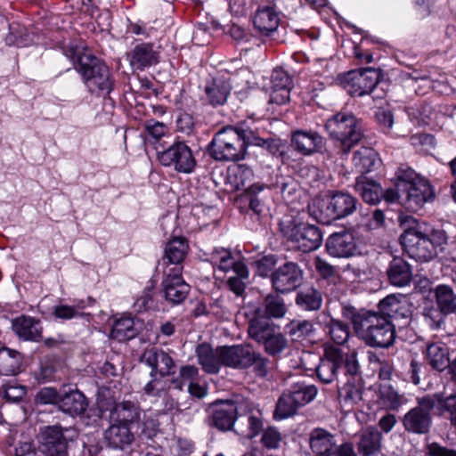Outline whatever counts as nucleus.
Segmentation results:
<instances>
[{
  "label": "nucleus",
  "instance_id": "f257e3e1",
  "mask_svg": "<svg viewBox=\"0 0 456 456\" xmlns=\"http://www.w3.org/2000/svg\"><path fill=\"white\" fill-rule=\"evenodd\" d=\"M413 226L406 228L400 236L403 251L417 262L428 263L444 251L448 236L443 229L429 228L412 219Z\"/></svg>",
  "mask_w": 456,
  "mask_h": 456
},
{
  "label": "nucleus",
  "instance_id": "f03ea898",
  "mask_svg": "<svg viewBox=\"0 0 456 456\" xmlns=\"http://www.w3.org/2000/svg\"><path fill=\"white\" fill-rule=\"evenodd\" d=\"M344 318L350 320L356 335L368 346L388 348L393 346L396 334L393 322L374 311L344 306Z\"/></svg>",
  "mask_w": 456,
  "mask_h": 456
},
{
  "label": "nucleus",
  "instance_id": "7ed1b4c3",
  "mask_svg": "<svg viewBox=\"0 0 456 456\" xmlns=\"http://www.w3.org/2000/svg\"><path fill=\"white\" fill-rule=\"evenodd\" d=\"M246 130H249V124L240 122L235 126H226L216 132L208 149L211 158L220 162L244 159L249 146Z\"/></svg>",
  "mask_w": 456,
  "mask_h": 456
},
{
  "label": "nucleus",
  "instance_id": "20e7f679",
  "mask_svg": "<svg viewBox=\"0 0 456 456\" xmlns=\"http://www.w3.org/2000/svg\"><path fill=\"white\" fill-rule=\"evenodd\" d=\"M279 226L281 236L301 252L314 251L322 243V232L315 224L292 217L281 221Z\"/></svg>",
  "mask_w": 456,
  "mask_h": 456
},
{
  "label": "nucleus",
  "instance_id": "39448f33",
  "mask_svg": "<svg viewBox=\"0 0 456 456\" xmlns=\"http://www.w3.org/2000/svg\"><path fill=\"white\" fill-rule=\"evenodd\" d=\"M251 410L252 403L244 399L216 401L207 410L206 423L221 432L231 431L237 418Z\"/></svg>",
  "mask_w": 456,
  "mask_h": 456
},
{
  "label": "nucleus",
  "instance_id": "423d86ee",
  "mask_svg": "<svg viewBox=\"0 0 456 456\" xmlns=\"http://www.w3.org/2000/svg\"><path fill=\"white\" fill-rule=\"evenodd\" d=\"M77 71L91 93H110L113 86L110 71L99 58L84 53L78 58Z\"/></svg>",
  "mask_w": 456,
  "mask_h": 456
},
{
  "label": "nucleus",
  "instance_id": "0eeeda50",
  "mask_svg": "<svg viewBox=\"0 0 456 456\" xmlns=\"http://www.w3.org/2000/svg\"><path fill=\"white\" fill-rule=\"evenodd\" d=\"M224 366L240 370L253 367L257 377H265L268 373L269 360L249 344L224 346Z\"/></svg>",
  "mask_w": 456,
  "mask_h": 456
},
{
  "label": "nucleus",
  "instance_id": "6e6552de",
  "mask_svg": "<svg viewBox=\"0 0 456 456\" xmlns=\"http://www.w3.org/2000/svg\"><path fill=\"white\" fill-rule=\"evenodd\" d=\"M317 395V388L314 385L305 382H297L286 389L280 396L274 417L283 419L294 415L297 411L311 403Z\"/></svg>",
  "mask_w": 456,
  "mask_h": 456
},
{
  "label": "nucleus",
  "instance_id": "1a4fd4ad",
  "mask_svg": "<svg viewBox=\"0 0 456 456\" xmlns=\"http://www.w3.org/2000/svg\"><path fill=\"white\" fill-rule=\"evenodd\" d=\"M416 400L417 405L404 414L402 423L404 430L410 434L428 435L433 426L432 411L436 407V398L433 395H427Z\"/></svg>",
  "mask_w": 456,
  "mask_h": 456
},
{
  "label": "nucleus",
  "instance_id": "9d476101",
  "mask_svg": "<svg viewBox=\"0 0 456 456\" xmlns=\"http://www.w3.org/2000/svg\"><path fill=\"white\" fill-rule=\"evenodd\" d=\"M156 147L159 161L165 167H172L175 171L184 174L191 173L196 166V159L191 148L184 142H175L167 149Z\"/></svg>",
  "mask_w": 456,
  "mask_h": 456
},
{
  "label": "nucleus",
  "instance_id": "9b49d317",
  "mask_svg": "<svg viewBox=\"0 0 456 456\" xmlns=\"http://www.w3.org/2000/svg\"><path fill=\"white\" fill-rule=\"evenodd\" d=\"M68 428L60 425L43 428L38 436V449L45 456H69Z\"/></svg>",
  "mask_w": 456,
  "mask_h": 456
},
{
  "label": "nucleus",
  "instance_id": "f8f14e48",
  "mask_svg": "<svg viewBox=\"0 0 456 456\" xmlns=\"http://www.w3.org/2000/svg\"><path fill=\"white\" fill-rule=\"evenodd\" d=\"M380 78L379 70L371 68L351 70L344 74V89L353 97L370 94Z\"/></svg>",
  "mask_w": 456,
  "mask_h": 456
},
{
  "label": "nucleus",
  "instance_id": "ddd939ff",
  "mask_svg": "<svg viewBox=\"0 0 456 456\" xmlns=\"http://www.w3.org/2000/svg\"><path fill=\"white\" fill-rule=\"evenodd\" d=\"M304 279L300 266L288 261L276 268L271 274L272 288L276 293L287 294L298 288Z\"/></svg>",
  "mask_w": 456,
  "mask_h": 456
},
{
  "label": "nucleus",
  "instance_id": "4468645a",
  "mask_svg": "<svg viewBox=\"0 0 456 456\" xmlns=\"http://www.w3.org/2000/svg\"><path fill=\"white\" fill-rule=\"evenodd\" d=\"M163 273L161 287L165 299L174 305L183 303L190 292V286L182 276L183 266L165 269Z\"/></svg>",
  "mask_w": 456,
  "mask_h": 456
},
{
  "label": "nucleus",
  "instance_id": "2eb2a0df",
  "mask_svg": "<svg viewBox=\"0 0 456 456\" xmlns=\"http://www.w3.org/2000/svg\"><path fill=\"white\" fill-rule=\"evenodd\" d=\"M342 193L338 191L332 196L326 195L314 199L308 206L309 215L318 223L330 224L342 217L340 198Z\"/></svg>",
  "mask_w": 456,
  "mask_h": 456
},
{
  "label": "nucleus",
  "instance_id": "dca6fc26",
  "mask_svg": "<svg viewBox=\"0 0 456 456\" xmlns=\"http://www.w3.org/2000/svg\"><path fill=\"white\" fill-rule=\"evenodd\" d=\"M344 369L346 370V375L349 376L344 384V401L354 404L362 399V389L360 364L355 351L346 354Z\"/></svg>",
  "mask_w": 456,
  "mask_h": 456
},
{
  "label": "nucleus",
  "instance_id": "f3484780",
  "mask_svg": "<svg viewBox=\"0 0 456 456\" xmlns=\"http://www.w3.org/2000/svg\"><path fill=\"white\" fill-rule=\"evenodd\" d=\"M403 205L410 211L420 210L426 203L435 200V190L427 179L417 180L407 189L402 188Z\"/></svg>",
  "mask_w": 456,
  "mask_h": 456
},
{
  "label": "nucleus",
  "instance_id": "a211bd4d",
  "mask_svg": "<svg viewBox=\"0 0 456 456\" xmlns=\"http://www.w3.org/2000/svg\"><path fill=\"white\" fill-rule=\"evenodd\" d=\"M141 362L151 368V377H155L157 374L165 377L175 372L176 366L173 358L167 352L157 347L145 349L141 355Z\"/></svg>",
  "mask_w": 456,
  "mask_h": 456
},
{
  "label": "nucleus",
  "instance_id": "6ab92c4d",
  "mask_svg": "<svg viewBox=\"0 0 456 456\" xmlns=\"http://www.w3.org/2000/svg\"><path fill=\"white\" fill-rule=\"evenodd\" d=\"M309 444L316 456H342V445H338L334 436L323 428L311 431Z\"/></svg>",
  "mask_w": 456,
  "mask_h": 456
},
{
  "label": "nucleus",
  "instance_id": "aec40b11",
  "mask_svg": "<svg viewBox=\"0 0 456 456\" xmlns=\"http://www.w3.org/2000/svg\"><path fill=\"white\" fill-rule=\"evenodd\" d=\"M88 407V401L85 395L77 388L63 386L61 389L59 409L72 417L85 413Z\"/></svg>",
  "mask_w": 456,
  "mask_h": 456
},
{
  "label": "nucleus",
  "instance_id": "412c9836",
  "mask_svg": "<svg viewBox=\"0 0 456 456\" xmlns=\"http://www.w3.org/2000/svg\"><path fill=\"white\" fill-rule=\"evenodd\" d=\"M278 329V325L263 314L261 308H256L248 321V334L251 339L260 345Z\"/></svg>",
  "mask_w": 456,
  "mask_h": 456
},
{
  "label": "nucleus",
  "instance_id": "4be33fe9",
  "mask_svg": "<svg viewBox=\"0 0 456 456\" xmlns=\"http://www.w3.org/2000/svg\"><path fill=\"white\" fill-rule=\"evenodd\" d=\"M224 346L214 349L209 344L202 343L196 347L198 362L208 373H217L224 365Z\"/></svg>",
  "mask_w": 456,
  "mask_h": 456
},
{
  "label": "nucleus",
  "instance_id": "5701e85b",
  "mask_svg": "<svg viewBox=\"0 0 456 456\" xmlns=\"http://www.w3.org/2000/svg\"><path fill=\"white\" fill-rule=\"evenodd\" d=\"M390 285L403 288L411 284L413 277L412 266L403 257L394 256L386 271Z\"/></svg>",
  "mask_w": 456,
  "mask_h": 456
},
{
  "label": "nucleus",
  "instance_id": "b1692460",
  "mask_svg": "<svg viewBox=\"0 0 456 456\" xmlns=\"http://www.w3.org/2000/svg\"><path fill=\"white\" fill-rule=\"evenodd\" d=\"M12 330L18 338L24 341L38 342L43 333L40 321L25 315L12 321Z\"/></svg>",
  "mask_w": 456,
  "mask_h": 456
},
{
  "label": "nucleus",
  "instance_id": "393cba45",
  "mask_svg": "<svg viewBox=\"0 0 456 456\" xmlns=\"http://www.w3.org/2000/svg\"><path fill=\"white\" fill-rule=\"evenodd\" d=\"M292 80L282 69H274L271 76V102L284 104L289 101Z\"/></svg>",
  "mask_w": 456,
  "mask_h": 456
},
{
  "label": "nucleus",
  "instance_id": "a878e982",
  "mask_svg": "<svg viewBox=\"0 0 456 456\" xmlns=\"http://www.w3.org/2000/svg\"><path fill=\"white\" fill-rule=\"evenodd\" d=\"M382 433L375 427H367L359 435L357 450L361 456H377L381 452Z\"/></svg>",
  "mask_w": 456,
  "mask_h": 456
},
{
  "label": "nucleus",
  "instance_id": "bb28decb",
  "mask_svg": "<svg viewBox=\"0 0 456 456\" xmlns=\"http://www.w3.org/2000/svg\"><path fill=\"white\" fill-rule=\"evenodd\" d=\"M325 354L326 358L317 366L316 374L323 383H330L342 363V351L336 347H327Z\"/></svg>",
  "mask_w": 456,
  "mask_h": 456
},
{
  "label": "nucleus",
  "instance_id": "cd10ccee",
  "mask_svg": "<svg viewBox=\"0 0 456 456\" xmlns=\"http://www.w3.org/2000/svg\"><path fill=\"white\" fill-rule=\"evenodd\" d=\"M159 55L153 45L141 43L136 45L129 53L130 65L134 69L142 70L159 62Z\"/></svg>",
  "mask_w": 456,
  "mask_h": 456
},
{
  "label": "nucleus",
  "instance_id": "c85d7f7f",
  "mask_svg": "<svg viewBox=\"0 0 456 456\" xmlns=\"http://www.w3.org/2000/svg\"><path fill=\"white\" fill-rule=\"evenodd\" d=\"M110 421H115L130 427L137 423L141 418V409L138 403L132 401L118 403L110 410Z\"/></svg>",
  "mask_w": 456,
  "mask_h": 456
},
{
  "label": "nucleus",
  "instance_id": "c756f323",
  "mask_svg": "<svg viewBox=\"0 0 456 456\" xmlns=\"http://www.w3.org/2000/svg\"><path fill=\"white\" fill-rule=\"evenodd\" d=\"M189 250V244L183 237H175L169 240L165 247L163 265L165 269H170V265L173 267L183 266L182 264L186 257Z\"/></svg>",
  "mask_w": 456,
  "mask_h": 456
},
{
  "label": "nucleus",
  "instance_id": "7c9ffc66",
  "mask_svg": "<svg viewBox=\"0 0 456 456\" xmlns=\"http://www.w3.org/2000/svg\"><path fill=\"white\" fill-rule=\"evenodd\" d=\"M254 27L263 37L272 36L280 25V17L273 7H259L254 16Z\"/></svg>",
  "mask_w": 456,
  "mask_h": 456
},
{
  "label": "nucleus",
  "instance_id": "2f4dec72",
  "mask_svg": "<svg viewBox=\"0 0 456 456\" xmlns=\"http://www.w3.org/2000/svg\"><path fill=\"white\" fill-rule=\"evenodd\" d=\"M292 147L303 155H311L322 148V138L316 132L297 131L292 134Z\"/></svg>",
  "mask_w": 456,
  "mask_h": 456
},
{
  "label": "nucleus",
  "instance_id": "473e14b6",
  "mask_svg": "<svg viewBox=\"0 0 456 456\" xmlns=\"http://www.w3.org/2000/svg\"><path fill=\"white\" fill-rule=\"evenodd\" d=\"M380 316H384L393 322L394 320L403 319L409 316L410 310L405 300H401L395 295H388L379 303Z\"/></svg>",
  "mask_w": 456,
  "mask_h": 456
},
{
  "label": "nucleus",
  "instance_id": "72a5a7b5",
  "mask_svg": "<svg viewBox=\"0 0 456 456\" xmlns=\"http://www.w3.org/2000/svg\"><path fill=\"white\" fill-rule=\"evenodd\" d=\"M110 427L104 432V440L109 447L124 449L134 440L130 427L115 421H110Z\"/></svg>",
  "mask_w": 456,
  "mask_h": 456
},
{
  "label": "nucleus",
  "instance_id": "f704fd0d",
  "mask_svg": "<svg viewBox=\"0 0 456 456\" xmlns=\"http://www.w3.org/2000/svg\"><path fill=\"white\" fill-rule=\"evenodd\" d=\"M378 152L370 147H362L354 153L353 163L360 175L376 170L380 165Z\"/></svg>",
  "mask_w": 456,
  "mask_h": 456
},
{
  "label": "nucleus",
  "instance_id": "c9c22d12",
  "mask_svg": "<svg viewBox=\"0 0 456 456\" xmlns=\"http://www.w3.org/2000/svg\"><path fill=\"white\" fill-rule=\"evenodd\" d=\"M426 357L432 369L443 372L450 368L449 348L442 342L428 344L426 349Z\"/></svg>",
  "mask_w": 456,
  "mask_h": 456
},
{
  "label": "nucleus",
  "instance_id": "e433bc0d",
  "mask_svg": "<svg viewBox=\"0 0 456 456\" xmlns=\"http://www.w3.org/2000/svg\"><path fill=\"white\" fill-rule=\"evenodd\" d=\"M363 131L362 119L353 114H344V153L363 138Z\"/></svg>",
  "mask_w": 456,
  "mask_h": 456
},
{
  "label": "nucleus",
  "instance_id": "4c0bfd02",
  "mask_svg": "<svg viewBox=\"0 0 456 456\" xmlns=\"http://www.w3.org/2000/svg\"><path fill=\"white\" fill-rule=\"evenodd\" d=\"M355 190L362 195V200L372 205H376L383 198V189L379 183L369 180L364 175H359L355 180Z\"/></svg>",
  "mask_w": 456,
  "mask_h": 456
},
{
  "label": "nucleus",
  "instance_id": "58836bf2",
  "mask_svg": "<svg viewBox=\"0 0 456 456\" xmlns=\"http://www.w3.org/2000/svg\"><path fill=\"white\" fill-rule=\"evenodd\" d=\"M22 355L8 347L0 348V376H14L21 371Z\"/></svg>",
  "mask_w": 456,
  "mask_h": 456
},
{
  "label": "nucleus",
  "instance_id": "ea45409f",
  "mask_svg": "<svg viewBox=\"0 0 456 456\" xmlns=\"http://www.w3.org/2000/svg\"><path fill=\"white\" fill-rule=\"evenodd\" d=\"M436 306L444 314H456V293L447 284H438L433 289Z\"/></svg>",
  "mask_w": 456,
  "mask_h": 456
},
{
  "label": "nucleus",
  "instance_id": "a19ab883",
  "mask_svg": "<svg viewBox=\"0 0 456 456\" xmlns=\"http://www.w3.org/2000/svg\"><path fill=\"white\" fill-rule=\"evenodd\" d=\"M208 102L213 107L224 105L231 93V86L226 81L213 79L205 86Z\"/></svg>",
  "mask_w": 456,
  "mask_h": 456
},
{
  "label": "nucleus",
  "instance_id": "79ce46f5",
  "mask_svg": "<svg viewBox=\"0 0 456 456\" xmlns=\"http://www.w3.org/2000/svg\"><path fill=\"white\" fill-rule=\"evenodd\" d=\"M208 256L213 267L224 273L232 272L239 264H244L235 260L232 252L224 248H216Z\"/></svg>",
  "mask_w": 456,
  "mask_h": 456
},
{
  "label": "nucleus",
  "instance_id": "37998d69",
  "mask_svg": "<svg viewBox=\"0 0 456 456\" xmlns=\"http://www.w3.org/2000/svg\"><path fill=\"white\" fill-rule=\"evenodd\" d=\"M433 396L440 415L449 420L451 426L456 429V393L448 396H444L443 393H435Z\"/></svg>",
  "mask_w": 456,
  "mask_h": 456
},
{
  "label": "nucleus",
  "instance_id": "c03bdc74",
  "mask_svg": "<svg viewBox=\"0 0 456 456\" xmlns=\"http://www.w3.org/2000/svg\"><path fill=\"white\" fill-rule=\"evenodd\" d=\"M277 294H268L263 301L262 307L263 314L272 319H281L285 316L287 313V306L284 299Z\"/></svg>",
  "mask_w": 456,
  "mask_h": 456
},
{
  "label": "nucleus",
  "instance_id": "a18cd8bd",
  "mask_svg": "<svg viewBox=\"0 0 456 456\" xmlns=\"http://www.w3.org/2000/svg\"><path fill=\"white\" fill-rule=\"evenodd\" d=\"M322 302V294L313 287L305 288L297 292L296 303L306 311L318 310Z\"/></svg>",
  "mask_w": 456,
  "mask_h": 456
},
{
  "label": "nucleus",
  "instance_id": "49530a36",
  "mask_svg": "<svg viewBox=\"0 0 456 456\" xmlns=\"http://www.w3.org/2000/svg\"><path fill=\"white\" fill-rule=\"evenodd\" d=\"M136 333L134 320L131 317H123L114 322L110 337L118 341H125L134 338Z\"/></svg>",
  "mask_w": 456,
  "mask_h": 456
},
{
  "label": "nucleus",
  "instance_id": "de8ad7c7",
  "mask_svg": "<svg viewBox=\"0 0 456 456\" xmlns=\"http://www.w3.org/2000/svg\"><path fill=\"white\" fill-rule=\"evenodd\" d=\"M260 345L264 346V350L268 355L277 357L287 349L289 340L278 329Z\"/></svg>",
  "mask_w": 456,
  "mask_h": 456
},
{
  "label": "nucleus",
  "instance_id": "09e8293b",
  "mask_svg": "<svg viewBox=\"0 0 456 456\" xmlns=\"http://www.w3.org/2000/svg\"><path fill=\"white\" fill-rule=\"evenodd\" d=\"M253 177L252 168L244 164L237 165L228 170V178L235 190L244 188L252 181Z\"/></svg>",
  "mask_w": 456,
  "mask_h": 456
},
{
  "label": "nucleus",
  "instance_id": "8fccbe9b",
  "mask_svg": "<svg viewBox=\"0 0 456 456\" xmlns=\"http://www.w3.org/2000/svg\"><path fill=\"white\" fill-rule=\"evenodd\" d=\"M231 273L232 275L228 277L227 286L237 296H241L246 288L245 281L248 278V269L245 264H239L237 269Z\"/></svg>",
  "mask_w": 456,
  "mask_h": 456
},
{
  "label": "nucleus",
  "instance_id": "3c124183",
  "mask_svg": "<svg viewBox=\"0 0 456 456\" xmlns=\"http://www.w3.org/2000/svg\"><path fill=\"white\" fill-rule=\"evenodd\" d=\"M379 398L390 410H397L402 404V395L390 384L379 385Z\"/></svg>",
  "mask_w": 456,
  "mask_h": 456
},
{
  "label": "nucleus",
  "instance_id": "603ef678",
  "mask_svg": "<svg viewBox=\"0 0 456 456\" xmlns=\"http://www.w3.org/2000/svg\"><path fill=\"white\" fill-rule=\"evenodd\" d=\"M144 129L147 133V139H151L152 142L159 143V148L166 143V142L161 143L160 141L165 137H169L167 126L163 122L155 119L147 120L144 123Z\"/></svg>",
  "mask_w": 456,
  "mask_h": 456
},
{
  "label": "nucleus",
  "instance_id": "864d4df0",
  "mask_svg": "<svg viewBox=\"0 0 456 456\" xmlns=\"http://www.w3.org/2000/svg\"><path fill=\"white\" fill-rule=\"evenodd\" d=\"M285 329L294 340H299L307 338L313 333L314 325L307 320H293L285 326Z\"/></svg>",
  "mask_w": 456,
  "mask_h": 456
},
{
  "label": "nucleus",
  "instance_id": "5fc2aeb1",
  "mask_svg": "<svg viewBox=\"0 0 456 456\" xmlns=\"http://www.w3.org/2000/svg\"><path fill=\"white\" fill-rule=\"evenodd\" d=\"M248 134L249 146H258L266 149L270 153L276 154L279 151V142L272 138L264 139L259 135L258 130L249 125V130H246Z\"/></svg>",
  "mask_w": 456,
  "mask_h": 456
},
{
  "label": "nucleus",
  "instance_id": "6e6d98bb",
  "mask_svg": "<svg viewBox=\"0 0 456 456\" xmlns=\"http://www.w3.org/2000/svg\"><path fill=\"white\" fill-rule=\"evenodd\" d=\"M282 440L281 434L274 427H269L263 430L261 444L267 450H277Z\"/></svg>",
  "mask_w": 456,
  "mask_h": 456
},
{
  "label": "nucleus",
  "instance_id": "4d7b16f0",
  "mask_svg": "<svg viewBox=\"0 0 456 456\" xmlns=\"http://www.w3.org/2000/svg\"><path fill=\"white\" fill-rule=\"evenodd\" d=\"M278 258L274 255H267L262 256L255 262L256 273L261 277H270L272 273L275 270Z\"/></svg>",
  "mask_w": 456,
  "mask_h": 456
},
{
  "label": "nucleus",
  "instance_id": "13d9d810",
  "mask_svg": "<svg viewBox=\"0 0 456 456\" xmlns=\"http://www.w3.org/2000/svg\"><path fill=\"white\" fill-rule=\"evenodd\" d=\"M395 175L400 190H402V188L407 189L408 185H412L413 183L417 182V180L424 179L409 167H399Z\"/></svg>",
  "mask_w": 456,
  "mask_h": 456
},
{
  "label": "nucleus",
  "instance_id": "bf43d9fd",
  "mask_svg": "<svg viewBox=\"0 0 456 456\" xmlns=\"http://www.w3.org/2000/svg\"><path fill=\"white\" fill-rule=\"evenodd\" d=\"M449 315L444 314L436 306V308L427 309L424 313L426 322L432 330H439L444 325V317Z\"/></svg>",
  "mask_w": 456,
  "mask_h": 456
},
{
  "label": "nucleus",
  "instance_id": "052dcab7",
  "mask_svg": "<svg viewBox=\"0 0 456 456\" xmlns=\"http://www.w3.org/2000/svg\"><path fill=\"white\" fill-rule=\"evenodd\" d=\"M199 375V370L197 367L193 365H185L180 369V379H173V383L175 385V387L178 389H182L185 382L189 384L193 382L197 379Z\"/></svg>",
  "mask_w": 456,
  "mask_h": 456
},
{
  "label": "nucleus",
  "instance_id": "680f3d73",
  "mask_svg": "<svg viewBox=\"0 0 456 456\" xmlns=\"http://www.w3.org/2000/svg\"><path fill=\"white\" fill-rule=\"evenodd\" d=\"M314 267L319 275L326 280L334 281L338 270L320 256L314 258Z\"/></svg>",
  "mask_w": 456,
  "mask_h": 456
},
{
  "label": "nucleus",
  "instance_id": "e2e57ef3",
  "mask_svg": "<svg viewBox=\"0 0 456 456\" xmlns=\"http://www.w3.org/2000/svg\"><path fill=\"white\" fill-rule=\"evenodd\" d=\"M342 117L340 113H337L329 118L326 122L325 128L329 133L330 137L337 142H341L342 128H341Z\"/></svg>",
  "mask_w": 456,
  "mask_h": 456
},
{
  "label": "nucleus",
  "instance_id": "0e129e2a",
  "mask_svg": "<svg viewBox=\"0 0 456 456\" xmlns=\"http://www.w3.org/2000/svg\"><path fill=\"white\" fill-rule=\"evenodd\" d=\"M83 305H77L70 306L67 305H59L54 306L53 314L56 318L62 320H70L80 315L79 310L83 309Z\"/></svg>",
  "mask_w": 456,
  "mask_h": 456
},
{
  "label": "nucleus",
  "instance_id": "69168bd1",
  "mask_svg": "<svg viewBox=\"0 0 456 456\" xmlns=\"http://www.w3.org/2000/svg\"><path fill=\"white\" fill-rule=\"evenodd\" d=\"M37 401L44 404H55L59 407L61 391L58 392L53 387H44L37 395Z\"/></svg>",
  "mask_w": 456,
  "mask_h": 456
},
{
  "label": "nucleus",
  "instance_id": "338daca9",
  "mask_svg": "<svg viewBox=\"0 0 456 456\" xmlns=\"http://www.w3.org/2000/svg\"><path fill=\"white\" fill-rule=\"evenodd\" d=\"M151 378V379L144 386L143 391L148 396L160 397L166 392L165 382L157 376Z\"/></svg>",
  "mask_w": 456,
  "mask_h": 456
},
{
  "label": "nucleus",
  "instance_id": "774afa93",
  "mask_svg": "<svg viewBox=\"0 0 456 456\" xmlns=\"http://www.w3.org/2000/svg\"><path fill=\"white\" fill-rule=\"evenodd\" d=\"M427 456H456V450L442 445L437 442H432L426 445Z\"/></svg>",
  "mask_w": 456,
  "mask_h": 456
}]
</instances>
